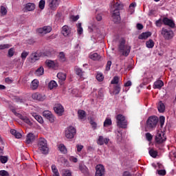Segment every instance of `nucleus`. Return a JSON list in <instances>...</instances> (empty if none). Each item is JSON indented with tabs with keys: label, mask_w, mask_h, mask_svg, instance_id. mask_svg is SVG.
<instances>
[{
	"label": "nucleus",
	"mask_w": 176,
	"mask_h": 176,
	"mask_svg": "<svg viewBox=\"0 0 176 176\" xmlns=\"http://www.w3.org/2000/svg\"><path fill=\"white\" fill-rule=\"evenodd\" d=\"M120 9H123V4L119 3H116L111 8L112 19L114 23H119L120 21V12H119Z\"/></svg>",
	"instance_id": "f257e3e1"
},
{
	"label": "nucleus",
	"mask_w": 176,
	"mask_h": 176,
	"mask_svg": "<svg viewBox=\"0 0 176 176\" xmlns=\"http://www.w3.org/2000/svg\"><path fill=\"white\" fill-rule=\"evenodd\" d=\"M37 151L42 155H47L49 153V146H47V140L43 138L38 139L37 142Z\"/></svg>",
	"instance_id": "f03ea898"
},
{
	"label": "nucleus",
	"mask_w": 176,
	"mask_h": 176,
	"mask_svg": "<svg viewBox=\"0 0 176 176\" xmlns=\"http://www.w3.org/2000/svg\"><path fill=\"white\" fill-rule=\"evenodd\" d=\"M118 127L120 129H127V120L122 114H118L116 117Z\"/></svg>",
	"instance_id": "7ed1b4c3"
},
{
	"label": "nucleus",
	"mask_w": 176,
	"mask_h": 176,
	"mask_svg": "<svg viewBox=\"0 0 176 176\" xmlns=\"http://www.w3.org/2000/svg\"><path fill=\"white\" fill-rule=\"evenodd\" d=\"M76 135V129L72 126H67L65 130V137L67 140H72Z\"/></svg>",
	"instance_id": "20e7f679"
},
{
	"label": "nucleus",
	"mask_w": 176,
	"mask_h": 176,
	"mask_svg": "<svg viewBox=\"0 0 176 176\" xmlns=\"http://www.w3.org/2000/svg\"><path fill=\"white\" fill-rule=\"evenodd\" d=\"M50 32H52V27L50 26H44L36 30V33L40 36H44V35Z\"/></svg>",
	"instance_id": "39448f33"
},
{
	"label": "nucleus",
	"mask_w": 176,
	"mask_h": 176,
	"mask_svg": "<svg viewBox=\"0 0 176 176\" xmlns=\"http://www.w3.org/2000/svg\"><path fill=\"white\" fill-rule=\"evenodd\" d=\"M162 34L166 39H170L173 37V32L169 28H164L162 30Z\"/></svg>",
	"instance_id": "423d86ee"
},
{
	"label": "nucleus",
	"mask_w": 176,
	"mask_h": 176,
	"mask_svg": "<svg viewBox=\"0 0 176 176\" xmlns=\"http://www.w3.org/2000/svg\"><path fill=\"white\" fill-rule=\"evenodd\" d=\"M119 51L120 53H122V56L127 57V56L130 54V46L127 45H120Z\"/></svg>",
	"instance_id": "0eeeda50"
},
{
	"label": "nucleus",
	"mask_w": 176,
	"mask_h": 176,
	"mask_svg": "<svg viewBox=\"0 0 176 176\" xmlns=\"http://www.w3.org/2000/svg\"><path fill=\"white\" fill-rule=\"evenodd\" d=\"M12 112L14 114L15 116H18V118H20L21 120H23L26 124H28L29 126H32V122L27 118L26 116H23V115L18 113L16 112L15 109H12Z\"/></svg>",
	"instance_id": "6e6552de"
},
{
	"label": "nucleus",
	"mask_w": 176,
	"mask_h": 176,
	"mask_svg": "<svg viewBox=\"0 0 176 176\" xmlns=\"http://www.w3.org/2000/svg\"><path fill=\"white\" fill-rule=\"evenodd\" d=\"M95 176H105V168L102 164H98L96 166Z\"/></svg>",
	"instance_id": "1a4fd4ad"
},
{
	"label": "nucleus",
	"mask_w": 176,
	"mask_h": 176,
	"mask_svg": "<svg viewBox=\"0 0 176 176\" xmlns=\"http://www.w3.org/2000/svg\"><path fill=\"white\" fill-rule=\"evenodd\" d=\"M43 116H44V118H46V119H47L50 122V123H54V121L56 120V117H54V116L52 114V111H44L43 112Z\"/></svg>",
	"instance_id": "9d476101"
},
{
	"label": "nucleus",
	"mask_w": 176,
	"mask_h": 176,
	"mask_svg": "<svg viewBox=\"0 0 176 176\" xmlns=\"http://www.w3.org/2000/svg\"><path fill=\"white\" fill-rule=\"evenodd\" d=\"M23 10L25 13H27V12H34L35 10V3H27L23 6Z\"/></svg>",
	"instance_id": "9b49d317"
},
{
	"label": "nucleus",
	"mask_w": 176,
	"mask_h": 176,
	"mask_svg": "<svg viewBox=\"0 0 176 176\" xmlns=\"http://www.w3.org/2000/svg\"><path fill=\"white\" fill-rule=\"evenodd\" d=\"M47 2L49 8H50L52 10H56L60 5V0H47Z\"/></svg>",
	"instance_id": "f8f14e48"
},
{
	"label": "nucleus",
	"mask_w": 176,
	"mask_h": 176,
	"mask_svg": "<svg viewBox=\"0 0 176 176\" xmlns=\"http://www.w3.org/2000/svg\"><path fill=\"white\" fill-rule=\"evenodd\" d=\"M54 111L58 116H62L64 113V107L61 104H56L54 107Z\"/></svg>",
	"instance_id": "ddd939ff"
},
{
	"label": "nucleus",
	"mask_w": 176,
	"mask_h": 176,
	"mask_svg": "<svg viewBox=\"0 0 176 176\" xmlns=\"http://www.w3.org/2000/svg\"><path fill=\"white\" fill-rule=\"evenodd\" d=\"M32 98L36 101H45L46 100V96L39 93H34L32 95Z\"/></svg>",
	"instance_id": "4468645a"
},
{
	"label": "nucleus",
	"mask_w": 176,
	"mask_h": 176,
	"mask_svg": "<svg viewBox=\"0 0 176 176\" xmlns=\"http://www.w3.org/2000/svg\"><path fill=\"white\" fill-rule=\"evenodd\" d=\"M166 138L164 137V133L162 131H158L155 136V142L157 143H162L166 140Z\"/></svg>",
	"instance_id": "2eb2a0df"
},
{
	"label": "nucleus",
	"mask_w": 176,
	"mask_h": 176,
	"mask_svg": "<svg viewBox=\"0 0 176 176\" xmlns=\"http://www.w3.org/2000/svg\"><path fill=\"white\" fill-rule=\"evenodd\" d=\"M41 57H43L42 54V52L37 51L36 52H34L31 55L32 61H38Z\"/></svg>",
	"instance_id": "dca6fc26"
},
{
	"label": "nucleus",
	"mask_w": 176,
	"mask_h": 176,
	"mask_svg": "<svg viewBox=\"0 0 176 176\" xmlns=\"http://www.w3.org/2000/svg\"><path fill=\"white\" fill-rule=\"evenodd\" d=\"M146 123L148 129H153V127H155V116H150L148 118Z\"/></svg>",
	"instance_id": "f3484780"
},
{
	"label": "nucleus",
	"mask_w": 176,
	"mask_h": 176,
	"mask_svg": "<svg viewBox=\"0 0 176 176\" xmlns=\"http://www.w3.org/2000/svg\"><path fill=\"white\" fill-rule=\"evenodd\" d=\"M160 123V127L162 128L164 122H165V117L162 116L160 117V118H158L157 116L155 117V126H156V124L158 123Z\"/></svg>",
	"instance_id": "a211bd4d"
},
{
	"label": "nucleus",
	"mask_w": 176,
	"mask_h": 176,
	"mask_svg": "<svg viewBox=\"0 0 176 176\" xmlns=\"http://www.w3.org/2000/svg\"><path fill=\"white\" fill-rule=\"evenodd\" d=\"M62 34L65 36H69L71 35V28L68 27L67 25H64L62 28Z\"/></svg>",
	"instance_id": "6ab92c4d"
},
{
	"label": "nucleus",
	"mask_w": 176,
	"mask_h": 176,
	"mask_svg": "<svg viewBox=\"0 0 176 176\" xmlns=\"http://www.w3.org/2000/svg\"><path fill=\"white\" fill-rule=\"evenodd\" d=\"M35 141V135L32 133H29L26 136V144H32Z\"/></svg>",
	"instance_id": "aec40b11"
},
{
	"label": "nucleus",
	"mask_w": 176,
	"mask_h": 176,
	"mask_svg": "<svg viewBox=\"0 0 176 176\" xmlns=\"http://www.w3.org/2000/svg\"><path fill=\"white\" fill-rule=\"evenodd\" d=\"M109 142V139L107 138H104L102 136H99V138L98 140V145H104L105 144L106 145Z\"/></svg>",
	"instance_id": "412c9836"
},
{
	"label": "nucleus",
	"mask_w": 176,
	"mask_h": 176,
	"mask_svg": "<svg viewBox=\"0 0 176 176\" xmlns=\"http://www.w3.org/2000/svg\"><path fill=\"white\" fill-rule=\"evenodd\" d=\"M78 118L79 120H86V111L83 110H78Z\"/></svg>",
	"instance_id": "4be33fe9"
},
{
	"label": "nucleus",
	"mask_w": 176,
	"mask_h": 176,
	"mask_svg": "<svg viewBox=\"0 0 176 176\" xmlns=\"http://www.w3.org/2000/svg\"><path fill=\"white\" fill-rule=\"evenodd\" d=\"M38 87L39 80H38V79L33 80L30 85V89H32V90H36V89H38Z\"/></svg>",
	"instance_id": "5701e85b"
},
{
	"label": "nucleus",
	"mask_w": 176,
	"mask_h": 176,
	"mask_svg": "<svg viewBox=\"0 0 176 176\" xmlns=\"http://www.w3.org/2000/svg\"><path fill=\"white\" fill-rule=\"evenodd\" d=\"M163 23H164V25H168L170 28H174L175 27V23H174L173 21L171 20V19H169L168 18H164L163 19Z\"/></svg>",
	"instance_id": "b1692460"
},
{
	"label": "nucleus",
	"mask_w": 176,
	"mask_h": 176,
	"mask_svg": "<svg viewBox=\"0 0 176 176\" xmlns=\"http://www.w3.org/2000/svg\"><path fill=\"white\" fill-rule=\"evenodd\" d=\"M89 58H91V60H94V61H98V60H101V56L97 53L91 52L89 54Z\"/></svg>",
	"instance_id": "393cba45"
},
{
	"label": "nucleus",
	"mask_w": 176,
	"mask_h": 176,
	"mask_svg": "<svg viewBox=\"0 0 176 176\" xmlns=\"http://www.w3.org/2000/svg\"><path fill=\"white\" fill-rule=\"evenodd\" d=\"M79 170L81 171V173H82V174H85V175L89 174V168H87V166L85 164H80Z\"/></svg>",
	"instance_id": "a878e982"
},
{
	"label": "nucleus",
	"mask_w": 176,
	"mask_h": 176,
	"mask_svg": "<svg viewBox=\"0 0 176 176\" xmlns=\"http://www.w3.org/2000/svg\"><path fill=\"white\" fill-rule=\"evenodd\" d=\"M151 35H152V33L151 32H143L140 35H139L138 39H148V38H149Z\"/></svg>",
	"instance_id": "bb28decb"
},
{
	"label": "nucleus",
	"mask_w": 176,
	"mask_h": 176,
	"mask_svg": "<svg viewBox=\"0 0 176 176\" xmlns=\"http://www.w3.org/2000/svg\"><path fill=\"white\" fill-rule=\"evenodd\" d=\"M32 116H33V118H34V119L36 120H37V122H38V123H41V124H42V123H43V118H42V116L36 114V113H32Z\"/></svg>",
	"instance_id": "cd10ccee"
},
{
	"label": "nucleus",
	"mask_w": 176,
	"mask_h": 176,
	"mask_svg": "<svg viewBox=\"0 0 176 176\" xmlns=\"http://www.w3.org/2000/svg\"><path fill=\"white\" fill-rule=\"evenodd\" d=\"M157 108L158 109V111L161 113H162L165 111V105L161 101L157 105Z\"/></svg>",
	"instance_id": "c85d7f7f"
},
{
	"label": "nucleus",
	"mask_w": 176,
	"mask_h": 176,
	"mask_svg": "<svg viewBox=\"0 0 176 176\" xmlns=\"http://www.w3.org/2000/svg\"><path fill=\"white\" fill-rule=\"evenodd\" d=\"M164 86V82L162 80H157L155 82V89H161V88Z\"/></svg>",
	"instance_id": "c756f323"
},
{
	"label": "nucleus",
	"mask_w": 176,
	"mask_h": 176,
	"mask_svg": "<svg viewBox=\"0 0 176 176\" xmlns=\"http://www.w3.org/2000/svg\"><path fill=\"white\" fill-rule=\"evenodd\" d=\"M10 133L12 135L15 136V138H21V137H23V135H21V133L18 132L17 131H16L15 129H11L10 130Z\"/></svg>",
	"instance_id": "7c9ffc66"
},
{
	"label": "nucleus",
	"mask_w": 176,
	"mask_h": 176,
	"mask_svg": "<svg viewBox=\"0 0 176 176\" xmlns=\"http://www.w3.org/2000/svg\"><path fill=\"white\" fill-rule=\"evenodd\" d=\"M45 72V69H43V67H40L38 68L35 72L36 76H42Z\"/></svg>",
	"instance_id": "2f4dec72"
},
{
	"label": "nucleus",
	"mask_w": 176,
	"mask_h": 176,
	"mask_svg": "<svg viewBox=\"0 0 176 176\" xmlns=\"http://www.w3.org/2000/svg\"><path fill=\"white\" fill-rule=\"evenodd\" d=\"M51 168L53 173V176H60V173H58V169H57V166H56V165H52Z\"/></svg>",
	"instance_id": "473e14b6"
},
{
	"label": "nucleus",
	"mask_w": 176,
	"mask_h": 176,
	"mask_svg": "<svg viewBox=\"0 0 176 176\" xmlns=\"http://www.w3.org/2000/svg\"><path fill=\"white\" fill-rule=\"evenodd\" d=\"M57 86H58L57 82L54 80H51L48 83V89H50V90H53V89H56Z\"/></svg>",
	"instance_id": "72a5a7b5"
},
{
	"label": "nucleus",
	"mask_w": 176,
	"mask_h": 176,
	"mask_svg": "<svg viewBox=\"0 0 176 176\" xmlns=\"http://www.w3.org/2000/svg\"><path fill=\"white\" fill-rule=\"evenodd\" d=\"M74 71L79 78H83V71H82V69L79 68L78 67H76L74 68Z\"/></svg>",
	"instance_id": "f704fd0d"
},
{
	"label": "nucleus",
	"mask_w": 176,
	"mask_h": 176,
	"mask_svg": "<svg viewBox=\"0 0 176 176\" xmlns=\"http://www.w3.org/2000/svg\"><path fill=\"white\" fill-rule=\"evenodd\" d=\"M28 54H30L29 52L27 51H23L21 54V62L23 63H24V62L25 61V58H27V57H28Z\"/></svg>",
	"instance_id": "c9c22d12"
},
{
	"label": "nucleus",
	"mask_w": 176,
	"mask_h": 176,
	"mask_svg": "<svg viewBox=\"0 0 176 176\" xmlns=\"http://www.w3.org/2000/svg\"><path fill=\"white\" fill-rule=\"evenodd\" d=\"M58 59L61 63H65L67 61V58L65 57V54L63 52H61L58 54Z\"/></svg>",
	"instance_id": "e433bc0d"
},
{
	"label": "nucleus",
	"mask_w": 176,
	"mask_h": 176,
	"mask_svg": "<svg viewBox=\"0 0 176 176\" xmlns=\"http://www.w3.org/2000/svg\"><path fill=\"white\" fill-rule=\"evenodd\" d=\"M77 27V34L78 35H82L83 34V28H82V23H78L76 24Z\"/></svg>",
	"instance_id": "4c0bfd02"
},
{
	"label": "nucleus",
	"mask_w": 176,
	"mask_h": 176,
	"mask_svg": "<svg viewBox=\"0 0 176 176\" xmlns=\"http://www.w3.org/2000/svg\"><path fill=\"white\" fill-rule=\"evenodd\" d=\"M54 52L53 51L47 50L42 52L43 57H52Z\"/></svg>",
	"instance_id": "58836bf2"
},
{
	"label": "nucleus",
	"mask_w": 176,
	"mask_h": 176,
	"mask_svg": "<svg viewBox=\"0 0 176 176\" xmlns=\"http://www.w3.org/2000/svg\"><path fill=\"white\" fill-rule=\"evenodd\" d=\"M111 125H112V120H111V118H107L103 124L104 127H109V126H111Z\"/></svg>",
	"instance_id": "ea45409f"
},
{
	"label": "nucleus",
	"mask_w": 176,
	"mask_h": 176,
	"mask_svg": "<svg viewBox=\"0 0 176 176\" xmlns=\"http://www.w3.org/2000/svg\"><path fill=\"white\" fill-rule=\"evenodd\" d=\"M156 175L159 176H165L166 175V170L165 168L158 169L156 170Z\"/></svg>",
	"instance_id": "a19ab883"
},
{
	"label": "nucleus",
	"mask_w": 176,
	"mask_h": 176,
	"mask_svg": "<svg viewBox=\"0 0 176 176\" xmlns=\"http://www.w3.org/2000/svg\"><path fill=\"white\" fill-rule=\"evenodd\" d=\"M116 43H120V45H126V40L123 37H118L116 40Z\"/></svg>",
	"instance_id": "79ce46f5"
},
{
	"label": "nucleus",
	"mask_w": 176,
	"mask_h": 176,
	"mask_svg": "<svg viewBox=\"0 0 176 176\" xmlns=\"http://www.w3.org/2000/svg\"><path fill=\"white\" fill-rule=\"evenodd\" d=\"M119 93H120V85H117L116 86H114V89L112 93H111V94H119Z\"/></svg>",
	"instance_id": "37998d69"
},
{
	"label": "nucleus",
	"mask_w": 176,
	"mask_h": 176,
	"mask_svg": "<svg viewBox=\"0 0 176 176\" xmlns=\"http://www.w3.org/2000/svg\"><path fill=\"white\" fill-rule=\"evenodd\" d=\"M62 176H72V171L69 169H64L62 173Z\"/></svg>",
	"instance_id": "c03bdc74"
},
{
	"label": "nucleus",
	"mask_w": 176,
	"mask_h": 176,
	"mask_svg": "<svg viewBox=\"0 0 176 176\" xmlns=\"http://www.w3.org/2000/svg\"><path fill=\"white\" fill-rule=\"evenodd\" d=\"M58 149L62 153H67V148L63 144L58 145Z\"/></svg>",
	"instance_id": "a18cd8bd"
},
{
	"label": "nucleus",
	"mask_w": 176,
	"mask_h": 176,
	"mask_svg": "<svg viewBox=\"0 0 176 176\" xmlns=\"http://www.w3.org/2000/svg\"><path fill=\"white\" fill-rule=\"evenodd\" d=\"M155 168L156 170L164 169V166L163 164L160 162H157V164L155 165Z\"/></svg>",
	"instance_id": "49530a36"
},
{
	"label": "nucleus",
	"mask_w": 176,
	"mask_h": 176,
	"mask_svg": "<svg viewBox=\"0 0 176 176\" xmlns=\"http://www.w3.org/2000/svg\"><path fill=\"white\" fill-rule=\"evenodd\" d=\"M57 78L60 79V80H65V79H67V75L64 73H58L57 74Z\"/></svg>",
	"instance_id": "de8ad7c7"
},
{
	"label": "nucleus",
	"mask_w": 176,
	"mask_h": 176,
	"mask_svg": "<svg viewBox=\"0 0 176 176\" xmlns=\"http://www.w3.org/2000/svg\"><path fill=\"white\" fill-rule=\"evenodd\" d=\"M45 64L47 65V67H49V68H53V67L55 65L54 61L50 60H47L45 61Z\"/></svg>",
	"instance_id": "09e8293b"
},
{
	"label": "nucleus",
	"mask_w": 176,
	"mask_h": 176,
	"mask_svg": "<svg viewBox=\"0 0 176 176\" xmlns=\"http://www.w3.org/2000/svg\"><path fill=\"white\" fill-rule=\"evenodd\" d=\"M96 79L98 82H102L104 80V75L102 73H98L96 75Z\"/></svg>",
	"instance_id": "8fccbe9b"
},
{
	"label": "nucleus",
	"mask_w": 176,
	"mask_h": 176,
	"mask_svg": "<svg viewBox=\"0 0 176 176\" xmlns=\"http://www.w3.org/2000/svg\"><path fill=\"white\" fill-rule=\"evenodd\" d=\"M111 85H119V77L118 76H114L111 82Z\"/></svg>",
	"instance_id": "3c124183"
},
{
	"label": "nucleus",
	"mask_w": 176,
	"mask_h": 176,
	"mask_svg": "<svg viewBox=\"0 0 176 176\" xmlns=\"http://www.w3.org/2000/svg\"><path fill=\"white\" fill-rule=\"evenodd\" d=\"M46 3V1L45 0H41L38 3V7L41 9V10H43L45 9V4Z\"/></svg>",
	"instance_id": "603ef678"
},
{
	"label": "nucleus",
	"mask_w": 176,
	"mask_h": 176,
	"mask_svg": "<svg viewBox=\"0 0 176 176\" xmlns=\"http://www.w3.org/2000/svg\"><path fill=\"white\" fill-rule=\"evenodd\" d=\"M0 162L3 164H5V163L8 162V157H6V156H0Z\"/></svg>",
	"instance_id": "864d4df0"
},
{
	"label": "nucleus",
	"mask_w": 176,
	"mask_h": 176,
	"mask_svg": "<svg viewBox=\"0 0 176 176\" xmlns=\"http://www.w3.org/2000/svg\"><path fill=\"white\" fill-rule=\"evenodd\" d=\"M148 153L151 157H155V150L152 147L148 148Z\"/></svg>",
	"instance_id": "5fc2aeb1"
},
{
	"label": "nucleus",
	"mask_w": 176,
	"mask_h": 176,
	"mask_svg": "<svg viewBox=\"0 0 176 176\" xmlns=\"http://www.w3.org/2000/svg\"><path fill=\"white\" fill-rule=\"evenodd\" d=\"M1 13L3 16L6 15V14L8 13V10H6V8H5L4 6H1Z\"/></svg>",
	"instance_id": "6e6d98bb"
},
{
	"label": "nucleus",
	"mask_w": 176,
	"mask_h": 176,
	"mask_svg": "<svg viewBox=\"0 0 176 176\" xmlns=\"http://www.w3.org/2000/svg\"><path fill=\"white\" fill-rule=\"evenodd\" d=\"M135 6H137V4H135V3H132L130 4L129 10L131 11V13H133L134 12V8H135Z\"/></svg>",
	"instance_id": "4d7b16f0"
},
{
	"label": "nucleus",
	"mask_w": 176,
	"mask_h": 176,
	"mask_svg": "<svg viewBox=\"0 0 176 176\" xmlns=\"http://www.w3.org/2000/svg\"><path fill=\"white\" fill-rule=\"evenodd\" d=\"M146 138L147 141L151 142V141H152V139L153 138V136L151 135V133H146Z\"/></svg>",
	"instance_id": "13d9d810"
},
{
	"label": "nucleus",
	"mask_w": 176,
	"mask_h": 176,
	"mask_svg": "<svg viewBox=\"0 0 176 176\" xmlns=\"http://www.w3.org/2000/svg\"><path fill=\"white\" fill-rule=\"evenodd\" d=\"M8 56H9V57H13V56H14V48H10L8 50Z\"/></svg>",
	"instance_id": "bf43d9fd"
},
{
	"label": "nucleus",
	"mask_w": 176,
	"mask_h": 176,
	"mask_svg": "<svg viewBox=\"0 0 176 176\" xmlns=\"http://www.w3.org/2000/svg\"><path fill=\"white\" fill-rule=\"evenodd\" d=\"M1 176H9V173L7 170H0Z\"/></svg>",
	"instance_id": "052dcab7"
},
{
	"label": "nucleus",
	"mask_w": 176,
	"mask_h": 176,
	"mask_svg": "<svg viewBox=\"0 0 176 176\" xmlns=\"http://www.w3.org/2000/svg\"><path fill=\"white\" fill-rule=\"evenodd\" d=\"M76 146L77 148V153L82 152V149H83V145L77 144Z\"/></svg>",
	"instance_id": "680f3d73"
},
{
	"label": "nucleus",
	"mask_w": 176,
	"mask_h": 176,
	"mask_svg": "<svg viewBox=\"0 0 176 176\" xmlns=\"http://www.w3.org/2000/svg\"><path fill=\"white\" fill-rule=\"evenodd\" d=\"M111 65H112V62L111 60L107 61L106 71H109V69H111Z\"/></svg>",
	"instance_id": "e2e57ef3"
},
{
	"label": "nucleus",
	"mask_w": 176,
	"mask_h": 176,
	"mask_svg": "<svg viewBox=\"0 0 176 176\" xmlns=\"http://www.w3.org/2000/svg\"><path fill=\"white\" fill-rule=\"evenodd\" d=\"M69 161L72 162L73 163H78V158L74 156H71L69 157Z\"/></svg>",
	"instance_id": "0e129e2a"
},
{
	"label": "nucleus",
	"mask_w": 176,
	"mask_h": 176,
	"mask_svg": "<svg viewBox=\"0 0 176 176\" xmlns=\"http://www.w3.org/2000/svg\"><path fill=\"white\" fill-rule=\"evenodd\" d=\"M88 31L89 32H96V27H94V25L89 26Z\"/></svg>",
	"instance_id": "69168bd1"
},
{
	"label": "nucleus",
	"mask_w": 176,
	"mask_h": 176,
	"mask_svg": "<svg viewBox=\"0 0 176 176\" xmlns=\"http://www.w3.org/2000/svg\"><path fill=\"white\" fill-rule=\"evenodd\" d=\"M148 16L150 17H155V10H150L148 12Z\"/></svg>",
	"instance_id": "338daca9"
},
{
	"label": "nucleus",
	"mask_w": 176,
	"mask_h": 176,
	"mask_svg": "<svg viewBox=\"0 0 176 176\" xmlns=\"http://www.w3.org/2000/svg\"><path fill=\"white\" fill-rule=\"evenodd\" d=\"M122 176H131V173H130L129 171H124L122 173Z\"/></svg>",
	"instance_id": "774afa93"
}]
</instances>
